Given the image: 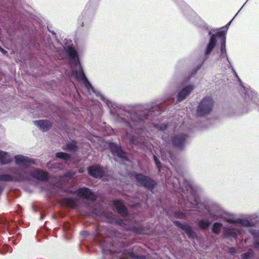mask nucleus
Listing matches in <instances>:
<instances>
[{"label": "nucleus", "instance_id": "0eeeda50", "mask_svg": "<svg viewBox=\"0 0 259 259\" xmlns=\"http://www.w3.org/2000/svg\"><path fill=\"white\" fill-rule=\"evenodd\" d=\"M111 152L113 155H117L118 157L125 160H127V157L125 152L121 149L120 146L117 145L114 143L111 142L109 144Z\"/></svg>", "mask_w": 259, "mask_h": 259}, {"label": "nucleus", "instance_id": "37998d69", "mask_svg": "<svg viewBox=\"0 0 259 259\" xmlns=\"http://www.w3.org/2000/svg\"><path fill=\"white\" fill-rule=\"evenodd\" d=\"M257 236L259 237V232H258V234L257 235Z\"/></svg>", "mask_w": 259, "mask_h": 259}, {"label": "nucleus", "instance_id": "79ce46f5", "mask_svg": "<svg viewBox=\"0 0 259 259\" xmlns=\"http://www.w3.org/2000/svg\"><path fill=\"white\" fill-rule=\"evenodd\" d=\"M209 34L210 35L211 34V32H209Z\"/></svg>", "mask_w": 259, "mask_h": 259}, {"label": "nucleus", "instance_id": "2eb2a0df", "mask_svg": "<svg viewBox=\"0 0 259 259\" xmlns=\"http://www.w3.org/2000/svg\"><path fill=\"white\" fill-rule=\"evenodd\" d=\"M12 159L7 152L0 151V163L1 164H6L10 163Z\"/></svg>", "mask_w": 259, "mask_h": 259}, {"label": "nucleus", "instance_id": "6ab92c4d", "mask_svg": "<svg viewBox=\"0 0 259 259\" xmlns=\"http://www.w3.org/2000/svg\"><path fill=\"white\" fill-rule=\"evenodd\" d=\"M198 224L200 229H207L210 225V223L208 221L201 220L198 221Z\"/></svg>", "mask_w": 259, "mask_h": 259}, {"label": "nucleus", "instance_id": "2f4dec72", "mask_svg": "<svg viewBox=\"0 0 259 259\" xmlns=\"http://www.w3.org/2000/svg\"><path fill=\"white\" fill-rule=\"evenodd\" d=\"M116 224L121 226H124L125 223L122 219H118L116 221Z\"/></svg>", "mask_w": 259, "mask_h": 259}, {"label": "nucleus", "instance_id": "c9c22d12", "mask_svg": "<svg viewBox=\"0 0 259 259\" xmlns=\"http://www.w3.org/2000/svg\"><path fill=\"white\" fill-rule=\"evenodd\" d=\"M253 247L254 248L256 249L259 248V242H254L253 243Z\"/></svg>", "mask_w": 259, "mask_h": 259}, {"label": "nucleus", "instance_id": "c756f323", "mask_svg": "<svg viewBox=\"0 0 259 259\" xmlns=\"http://www.w3.org/2000/svg\"><path fill=\"white\" fill-rule=\"evenodd\" d=\"M242 259H249L250 257V254L249 252L243 253L241 254Z\"/></svg>", "mask_w": 259, "mask_h": 259}, {"label": "nucleus", "instance_id": "4be33fe9", "mask_svg": "<svg viewBox=\"0 0 259 259\" xmlns=\"http://www.w3.org/2000/svg\"><path fill=\"white\" fill-rule=\"evenodd\" d=\"M236 223L245 227H250L252 226L251 223L246 219H238L236 221Z\"/></svg>", "mask_w": 259, "mask_h": 259}, {"label": "nucleus", "instance_id": "c85d7f7f", "mask_svg": "<svg viewBox=\"0 0 259 259\" xmlns=\"http://www.w3.org/2000/svg\"><path fill=\"white\" fill-rule=\"evenodd\" d=\"M75 175V173L74 172H68L64 175V177L71 179Z\"/></svg>", "mask_w": 259, "mask_h": 259}, {"label": "nucleus", "instance_id": "bb28decb", "mask_svg": "<svg viewBox=\"0 0 259 259\" xmlns=\"http://www.w3.org/2000/svg\"><path fill=\"white\" fill-rule=\"evenodd\" d=\"M153 159L154 160V161L155 162V164H156L157 168L159 169V171H160V168H161V163H160V162L159 161V160H158L157 157L156 156H155V155L153 156Z\"/></svg>", "mask_w": 259, "mask_h": 259}, {"label": "nucleus", "instance_id": "72a5a7b5", "mask_svg": "<svg viewBox=\"0 0 259 259\" xmlns=\"http://www.w3.org/2000/svg\"><path fill=\"white\" fill-rule=\"evenodd\" d=\"M229 253L231 254H235L236 253V249L234 247H230L228 250Z\"/></svg>", "mask_w": 259, "mask_h": 259}, {"label": "nucleus", "instance_id": "1a4fd4ad", "mask_svg": "<svg viewBox=\"0 0 259 259\" xmlns=\"http://www.w3.org/2000/svg\"><path fill=\"white\" fill-rule=\"evenodd\" d=\"M77 195L78 196L91 200H95L96 199V195L87 187H82L79 188L77 191Z\"/></svg>", "mask_w": 259, "mask_h": 259}, {"label": "nucleus", "instance_id": "f704fd0d", "mask_svg": "<svg viewBox=\"0 0 259 259\" xmlns=\"http://www.w3.org/2000/svg\"><path fill=\"white\" fill-rule=\"evenodd\" d=\"M0 51L5 55H8V52L5 50L3 49L1 47H0Z\"/></svg>", "mask_w": 259, "mask_h": 259}, {"label": "nucleus", "instance_id": "aec40b11", "mask_svg": "<svg viewBox=\"0 0 259 259\" xmlns=\"http://www.w3.org/2000/svg\"><path fill=\"white\" fill-rule=\"evenodd\" d=\"M130 230L137 234H143L144 231L143 227L141 226H133L130 229Z\"/></svg>", "mask_w": 259, "mask_h": 259}, {"label": "nucleus", "instance_id": "f257e3e1", "mask_svg": "<svg viewBox=\"0 0 259 259\" xmlns=\"http://www.w3.org/2000/svg\"><path fill=\"white\" fill-rule=\"evenodd\" d=\"M218 37L221 41V53L222 55L226 54V32L224 31H219L215 34H213L210 37L209 42L207 45L206 50L205 51V55L206 56L210 54L213 48L216 45L217 38Z\"/></svg>", "mask_w": 259, "mask_h": 259}, {"label": "nucleus", "instance_id": "f8f14e48", "mask_svg": "<svg viewBox=\"0 0 259 259\" xmlns=\"http://www.w3.org/2000/svg\"><path fill=\"white\" fill-rule=\"evenodd\" d=\"M175 225L184 231L188 235L189 238H194L195 233L193 230L189 225L186 224H182L179 221H176Z\"/></svg>", "mask_w": 259, "mask_h": 259}, {"label": "nucleus", "instance_id": "e433bc0d", "mask_svg": "<svg viewBox=\"0 0 259 259\" xmlns=\"http://www.w3.org/2000/svg\"><path fill=\"white\" fill-rule=\"evenodd\" d=\"M227 221L229 223H236V221H234L232 219H227Z\"/></svg>", "mask_w": 259, "mask_h": 259}, {"label": "nucleus", "instance_id": "ddd939ff", "mask_svg": "<svg viewBox=\"0 0 259 259\" xmlns=\"http://www.w3.org/2000/svg\"><path fill=\"white\" fill-rule=\"evenodd\" d=\"M35 125L39 127L43 132H46L50 130L52 126V123L47 120H38L34 121Z\"/></svg>", "mask_w": 259, "mask_h": 259}, {"label": "nucleus", "instance_id": "4c0bfd02", "mask_svg": "<svg viewBox=\"0 0 259 259\" xmlns=\"http://www.w3.org/2000/svg\"><path fill=\"white\" fill-rule=\"evenodd\" d=\"M131 256L132 257H135V258H138V256L137 255H134V253H131Z\"/></svg>", "mask_w": 259, "mask_h": 259}, {"label": "nucleus", "instance_id": "9d476101", "mask_svg": "<svg viewBox=\"0 0 259 259\" xmlns=\"http://www.w3.org/2000/svg\"><path fill=\"white\" fill-rule=\"evenodd\" d=\"M30 176L40 181L45 182L49 180V174L39 169H36L30 173Z\"/></svg>", "mask_w": 259, "mask_h": 259}, {"label": "nucleus", "instance_id": "cd10ccee", "mask_svg": "<svg viewBox=\"0 0 259 259\" xmlns=\"http://www.w3.org/2000/svg\"><path fill=\"white\" fill-rule=\"evenodd\" d=\"M129 141L131 144H137L138 142L136 137L134 136H131L129 138Z\"/></svg>", "mask_w": 259, "mask_h": 259}, {"label": "nucleus", "instance_id": "5701e85b", "mask_svg": "<svg viewBox=\"0 0 259 259\" xmlns=\"http://www.w3.org/2000/svg\"><path fill=\"white\" fill-rule=\"evenodd\" d=\"M66 146L67 149L73 151H75L77 149L76 143L74 141L68 143Z\"/></svg>", "mask_w": 259, "mask_h": 259}, {"label": "nucleus", "instance_id": "a211bd4d", "mask_svg": "<svg viewBox=\"0 0 259 259\" xmlns=\"http://www.w3.org/2000/svg\"><path fill=\"white\" fill-rule=\"evenodd\" d=\"M222 227V224L219 222L214 223L212 228V232L216 234H220L221 228Z\"/></svg>", "mask_w": 259, "mask_h": 259}, {"label": "nucleus", "instance_id": "39448f33", "mask_svg": "<svg viewBox=\"0 0 259 259\" xmlns=\"http://www.w3.org/2000/svg\"><path fill=\"white\" fill-rule=\"evenodd\" d=\"M188 136L185 134L176 135L171 137V142L175 148L182 150L184 148Z\"/></svg>", "mask_w": 259, "mask_h": 259}, {"label": "nucleus", "instance_id": "f03ea898", "mask_svg": "<svg viewBox=\"0 0 259 259\" xmlns=\"http://www.w3.org/2000/svg\"><path fill=\"white\" fill-rule=\"evenodd\" d=\"M15 176L9 174H3L0 175V181L2 182H23L28 180L26 172H20L17 168H13L11 171Z\"/></svg>", "mask_w": 259, "mask_h": 259}, {"label": "nucleus", "instance_id": "f3484780", "mask_svg": "<svg viewBox=\"0 0 259 259\" xmlns=\"http://www.w3.org/2000/svg\"><path fill=\"white\" fill-rule=\"evenodd\" d=\"M56 157L57 158L62 159L65 160H68L70 159V155L66 153L59 152L56 153Z\"/></svg>", "mask_w": 259, "mask_h": 259}, {"label": "nucleus", "instance_id": "58836bf2", "mask_svg": "<svg viewBox=\"0 0 259 259\" xmlns=\"http://www.w3.org/2000/svg\"><path fill=\"white\" fill-rule=\"evenodd\" d=\"M4 188L0 186V194L2 193V191H3Z\"/></svg>", "mask_w": 259, "mask_h": 259}, {"label": "nucleus", "instance_id": "a878e982", "mask_svg": "<svg viewBox=\"0 0 259 259\" xmlns=\"http://www.w3.org/2000/svg\"><path fill=\"white\" fill-rule=\"evenodd\" d=\"M224 234L227 236H234L236 235L235 231L231 229H228L225 231Z\"/></svg>", "mask_w": 259, "mask_h": 259}, {"label": "nucleus", "instance_id": "20e7f679", "mask_svg": "<svg viewBox=\"0 0 259 259\" xmlns=\"http://www.w3.org/2000/svg\"><path fill=\"white\" fill-rule=\"evenodd\" d=\"M132 175L140 186L144 187L148 190H152L157 185L156 182L153 179L142 174L134 172Z\"/></svg>", "mask_w": 259, "mask_h": 259}, {"label": "nucleus", "instance_id": "473e14b6", "mask_svg": "<svg viewBox=\"0 0 259 259\" xmlns=\"http://www.w3.org/2000/svg\"><path fill=\"white\" fill-rule=\"evenodd\" d=\"M85 80V85L87 88H91L92 89H93V87L92 86L91 83L89 82V81L87 79V80Z\"/></svg>", "mask_w": 259, "mask_h": 259}, {"label": "nucleus", "instance_id": "9b49d317", "mask_svg": "<svg viewBox=\"0 0 259 259\" xmlns=\"http://www.w3.org/2000/svg\"><path fill=\"white\" fill-rule=\"evenodd\" d=\"M113 204L116 208L118 213L122 217H127L128 215V210L125 206L123 204L121 200H116L113 201Z\"/></svg>", "mask_w": 259, "mask_h": 259}, {"label": "nucleus", "instance_id": "b1692460", "mask_svg": "<svg viewBox=\"0 0 259 259\" xmlns=\"http://www.w3.org/2000/svg\"><path fill=\"white\" fill-rule=\"evenodd\" d=\"M155 127H156L157 129L161 131H164L166 130L168 127V125L167 124L165 123H161V124H156L154 125Z\"/></svg>", "mask_w": 259, "mask_h": 259}, {"label": "nucleus", "instance_id": "4468645a", "mask_svg": "<svg viewBox=\"0 0 259 259\" xmlns=\"http://www.w3.org/2000/svg\"><path fill=\"white\" fill-rule=\"evenodd\" d=\"M193 89V87L191 85H188L183 88L178 94L177 101L180 102L184 100L186 97L191 93Z\"/></svg>", "mask_w": 259, "mask_h": 259}, {"label": "nucleus", "instance_id": "a19ab883", "mask_svg": "<svg viewBox=\"0 0 259 259\" xmlns=\"http://www.w3.org/2000/svg\"><path fill=\"white\" fill-rule=\"evenodd\" d=\"M52 33H53V34H55V33L54 32H52Z\"/></svg>", "mask_w": 259, "mask_h": 259}, {"label": "nucleus", "instance_id": "412c9836", "mask_svg": "<svg viewBox=\"0 0 259 259\" xmlns=\"http://www.w3.org/2000/svg\"><path fill=\"white\" fill-rule=\"evenodd\" d=\"M67 53L69 57L72 59H75L77 57V53L76 50L72 47H69L68 48Z\"/></svg>", "mask_w": 259, "mask_h": 259}, {"label": "nucleus", "instance_id": "423d86ee", "mask_svg": "<svg viewBox=\"0 0 259 259\" xmlns=\"http://www.w3.org/2000/svg\"><path fill=\"white\" fill-rule=\"evenodd\" d=\"M16 165L27 167L34 163V160L22 155H17L14 157Z\"/></svg>", "mask_w": 259, "mask_h": 259}, {"label": "nucleus", "instance_id": "7ed1b4c3", "mask_svg": "<svg viewBox=\"0 0 259 259\" xmlns=\"http://www.w3.org/2000/svg\"><path fill=\"white\" fill-rule=\"evenodd\" d=\"M213 106V101L210 97H204L199 103L196 109L198 116H205L210 113Z\"/></svg>", "mask_w": 259, "mask_h": 259}, {"label": "nucleus", "instance_id": "7c9ffc66", "mask_svg": "<svg viewBox=\"0 0 259 259\" xmlns=\"http://www.w3.org/2000/svg\"><path fill=\"white\" fill-rule=\"evenodd\" d=\"M232 20L230 21L229 23H228L225 26L222 27L221 28V31H224L225 30L226 33L227 32V29H228L231 22H232Z\"/></svg>", "mask_w": 259, "mask_h": 259}, {"label": "nucleus", "instance_id": "ea45409f", "mask_svg": "<svg viewBox=\"0 0 259 259\" xmlns=\"http://www.w3.org/2000/svg\"><path fill=\"white\" fill-rule=\"evenodd\" d=\"M78 171H79V173H82L83 172V170L80 169Z\"/></svg>", "mask_w": 259, "mask_h": 259}, {"label": "nucleus", "instance_id": "dca6fc26", "mask_svg": "<svg viewBox=\"0 0 259 259\" xmlns=\"http://www.w3.org/2000/svg\"><path fill=\"white\" fill-rule=\"evenodd\" d=\"M62 204L65 205L66 206L72 208H74L76 206L75 201L70 198L65 197L61 200Z\"/></svg>", "mask_w": 259, "mask_h": 259}, {"label": "nucleus", "instance_id": "393cba45", "mask_svg": "<svg viewBox=\"0 0 259 259\" xmlns=\"http://www.w3.org/2000/svg\"><path fill=\"white\" fill-rule=\"evenodd\" d=\"M76 73V78L79 80H87V78L85 75L83 71H81L80 73Z\"/></svg>", "mask_w": 259, "mask_h": 259}, {"label": "nucleus", "instance_id": "6e6552de", "mask_svg": "<svg viewBox=\"0 0 259 259\" xmlns=\"http://www.w3.org/2000/svg\"><path fill=\"white\" fill-rule=\"evenodd\" d=\"M89 175L94 178H101L104 175L103 168L99 165H93L88 168Z\"/></svg>", "mask_w": 259, "mask_h": 259}]
</instances>
